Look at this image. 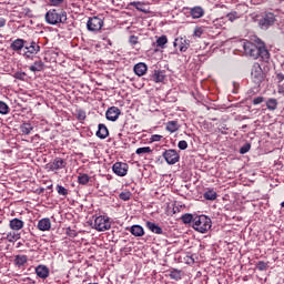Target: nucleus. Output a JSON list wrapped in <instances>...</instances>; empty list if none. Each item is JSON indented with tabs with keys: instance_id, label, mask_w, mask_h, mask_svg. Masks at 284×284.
<instances>
[{
	"instance_id": "1",
	"label": "nucleus",
	"mask_w": 284,
	"mask_h": 284,
	"mask_svg": "<svg viewBox=\"0 0 284 284\" xmlns=\"http://www.w3.org/2000/svg\"><path fill=\"white\" fill-rule=\"evenodd\" d=\"M243 49L247 57L252 59H262L265 63L270 61V51L265 48V43L261 42L258 45L250 41L243 42Z\"/></svg>"
},
{
	"instance_id": "2",
	"label": "nucleus",
	"mask_w": 284,
	"mask_h": 284,
	"mask_svg": "<svg viewBox=\"0 0 284 284\" xmlns=\"http://www.w3.org/2000/svg\"><path fill=\"white\" fill-rule=\"evenodd\" d=\"M45 21L49 26H59L68 22V12L63 9H50L45 13Z\"/></svg>"
},
{
	"instance_id": "3",
	"label": "nucleus",
	"mask_w": 284,
	"mask_h": 284,
	"mask_svg": "<svg viewBox=\"0 0 284 284\" xmlns=\"http://www.w3.org/2000/svg\"><path fill=\"white\" fill-rule=\"evenodd\" d=\"M192 226L193 230L200 232V234H206L209 230H212V219L206 215H196Z\"/></svg>"
},
{
	"instance_id": "4",
	"label": "nucleus",
	"mask_w": 284,
	"mask_h": 284,
	"mask_svg": "<svg viewBox=\"0 0 284 284\" xmlns=\"http://www.w3.org/2000/svg\"><path fill=\"white\" fill-rule=\"evenodd\" d=\"M112 227V222H110V217L106 215H99L94 217L93 230L97 232H108Z\"/></svg>"
},
{
	"instance_id": "5",
	"label": "nucleus",
	"mask_w": 284,
	"mask_h": 284,
	"mask_svg": "<svg viewBox=\"0 0 284 284\" xmlns=\"http://www.w3.org/2000/svg\"><path fill=\"white\" fill-rule=\"evenodd\" d=\"M39 52H41V45H39V42L34 40H26L24 51L22 53L26 59H32V57L39 54Z\"/></svg>"
},
{
	"instance_id": "6",
	"label": "nucleus",
	"mask_w": 284,
	"mask_h": 284,
	"mask_svg": "<svg viewBox=\"0 0 284 284\" xmlns=\"http://www.w3.org/2000/svg\"><path fill=\"white\" fill-rule=\"evenodd\" d=\"M276 23V14L274 12H264L258 20V28L261 30H270Z\"/></svg>"
},
{
	"instance_id": "7",
	"label": "nucleus",
	"mask_w": 284,
	"mask_h": 284,
	"mask_svg": "<svg viewBox=\"0 0 284 284\" xmlns=\"http://www.w3.org/2000/svg\"><path fill=\"white\" fill-rule=\"evenodd\" d=\"M251 79L255 85H261L265 80V73H263V69L261 64L254 63L251 69Z\"/></svg>"
},
{
	"instance_id": "8",
	"label": "nucleus",
	"mask_w": 284,
	"mask_h": 284,
	"mask_svg": "<svg viewBox=\"0 0 284 284\" xmlns=\"http://www.w3.org/2000/svg\"><path fill=\"white\" fill-rule=\"evenodd\" d=\"M103 23V19L99 18V16H93L88 19L87 29L89 32H101Z\"/></svg>"
},
{
	"instance_id": "9",
	"label": "nucleus",
	"mask_w": 284,
	"mask_h": 284,
	"mask_svg": "<svg viewBox=\"0 0 284 284\" xmlns=\"http://www.w3.org/2000/svg\"><path fill=\"white\" fill-rule=\"evenodd\" d=\"M162 156L164 161H166L168 165H176V163L181 161V155H179V152H176L174 149L165 150L162 153Z\"/></svg>"
},
{
	"instance_id": "10",
	"label": "nucleus",
	"mask_w": 284,
	"mask_h": 284,
	"mask_svg": "<svg viewBox=\"0 0 284 284\" xmlns=\"http://www.w3.org/2000/svg\"><path fill=\"white\" fill-rule=\"evenodd\" d=\"M68 166V161L63 158H55L52 163L45 165L47 170L50 172H57V170H63Z\"/></svg>"
},
{
	"instance_id": "11",
	"label": "nucleus",
	"mask_w": 284,
	"mask_h": 284,
	"mask_svg": "<svg viewBox=\"0 0 284 284\" xmlns=\"http://www.w3.org/2000/svg\"><path fill=\"white\" fill-rule=\"evenodd\" d=\"M112 170L116 176H125L128 174V163L116 162L113 164Z\"/></svg>"
},
{
	"instance_id": "12",
	"label": "nucleus",
	"mask_w": 284,
	"mask_h": 284,
	"mask_svg": "<svg viewBox=\"0 0 284 284\" xmlns=\"http://www.w3.org/2000/svg\"><path fill=\"white\" fill-rule=\"evenodd\" d=\"M173 45L174 48H179L180 52H187L190 50V40L186 38H176Z\"/></svg>"
},
{
	"instance_id": "13",
	"label": "nucleus",
	"mask_w": 284,
	"mask_h": 284,
	"mask_svg": "<svg viewBox=\"0 0 284 284\" xmlns=\"http://www.w3.org/2000/svg\"><path fill=\"white\" fill-rule=\"evenodd\" d=\"M105 116L108 121H118L119 116H121V109L119 106H111L106 110Z\"/></svg>"
},
{
	"instance_id": "14",
	"label": "nucleus",
	"mask_w": 284,
	"mask_h": 284,
	"mask_svg": "<svg viewBox=\"0 0 284 284\" xmlns=\"http://www.w3.org/2000/svg\"><path fill=\"white\" fill-rule=\"evenodd\" d=\"M26 41L27 40H23L21 38H18L16 40H13L10 44V49L13 51V52H18L19 54H21V50H24L26 49Z\"/></svg>"
},
{
	"instance_id": "15",
	"label": "nucleus",
	"mask_w": 284,
	"mask_h": 284,
	"mask_svg": "<svg viewBox=\"0 0 284 284\" xmlns=\"http://www.w3.org/2000/svg\"><path fill=\"white\" fill-rule=\"evenodd\" d=\"M36 274H37L38 278H42V281H45V278H48V276H50V268L47 265L39 264L36 267Z\"/></svg>"
},
{
	"instance_id": "16",
	"label": "nucleus",
	"mask_w": 284,
	"mask_h": 284,
	"mask_svg": "<svg viewBox=\"0 0 284 284\" xmlns=\"http://www.w3.org/2000/svg\"><path fill=\"white\" fill-rule=\"evenodd\" d=\"M37 227L40 230V232H50V230H52V222L49 217H43L38 221Z\"/></svg>"
},
{
	"instance_id": "17",
	"label": "nucleus",
	"mask_w": 284,
	"mask_h": 284,
	"mask_svg": "<svg viewBox=\"0 0 284 284\" xmlns=\"http://www.w3.org/2000/svg\"><path fill=\"white\" fill-rule=\"evenodd\" d=\"M187 10L192 19H201L202 17H205V10L200 6L189 8Z\"/></svg>"
},
{
	"instance_id": "18",
	"label": "nucleus",
	"mask_w": 284,
	"mask_h": 284,
	"mask_svg": "<svg viewBox=\"0 0 284 284\" xmlns=\"http://www.w3.org/2000/svg\"><path fill=\"white\" fill-rule=\"evenodd\" d=\"M13 265H16L18 270H23V267L28 265V255H16L13 260Z\"/></svg>"
},
{
	"instance_id": "19",
	"label": "nucleus",
	"mask_w": 284,
	"mask_h": 284,
	"mask_svg": "<svg viewBox=\"0 0 284 284\" xmlns=\"http://www.w3.org/2000/svg\"><path fill=\"white\" fill-rule=\"evenodd\" d=\"M133 72L136 77H144L148 72V64L145 62H139L133 67Z\"/></svg>"
},
{
	"instance_id": "20",
	"label": "nucleus",
	"mask_w": 284,
	"mask_h": 284,
	"mask_svg": "<svg viewBox=\"0 0 284 284\" xmlns=\"http://www.w3.org/2000/svg\"><path fill=\"white\" fill-rule=\"evenodd\" d=\"M152 81L154 83H163L165 81V71L163 70H154V72L151 75Z\"/></svg>"
},
{
	"instance_id": "21",
	"label": "nucleus",
	"mask_w": 284,
	"mask_h": 284,
	"mask_svg": "<svg viewBox=\"0 0 284 284\" xmlns=\"http://www.w3.org/2000/svg\"><path fill=\"white\" fill-rule=\"evenodd\" d=\"M109 134L110 131H108V126H105V124L98 125V131L95 133V136H98V139H108Z\"/></svg>"
},
{
	"instance_id": "22",
	"label": "nucleus",
	"mask_w": 284,
	"mask_h": 284,
	"mask_svg": "<svg viewBox=\"0 0 284 284\" xmlns=\"http://www.w3.org/2000/svg\"><path fill=\"white\" fill-rule=\"evenodd\" d=\"M130 233L133 235V236H136V237H141V236H144L145 235V231L143 230V226L139 225V224H134L130 227Z\"/></svg>"
},
{
	"instance_id": "23",
	"label": "nucleus",
	"mask_w": 284,
	"mask_h": 284,
	"mask_svg": "<svg viewBox=\"0 0 284 284\" xmlns=\"http://www.w3.org/2000/svg\"><path fill=\"white\" fill-rule=\"evenodd\" d=\"M145 225L153 234H163V229L159 224L148 221Z\"/></svg>"
},
{
	"instance_id": "24",
	"label": "nucleus",
	"mask_w": 284,
	"mask_h": 284,
	"mask_svg": "<svg viewBox=\"0 0 284 284\" xmlns=\"http://www.w3.org/2000/svg\"><path fill=\"white\" fill-rule=\"evenodd\" d=\"M23 221L19 220L17 217L12 219L9 223V226L14 231V232H19V230H23Z\"/></svg>"
},
{
	"instance_id": "25",
	"label": "nucleus",
	"mask_w": 284,
	"mask_h": 284,
	"mask_svg": "<svg viewBox=\"0 0 284 284\" xmlns=\"http://www.w3.org/2000/svg\"><path fill=\"white\" fill-rule=\"evenodd\" d=\"M181 125L179 124V121L172 120L166 123V131L171 132V134H174V132H179V129Z\"/></svg>"
},
{
	"instance_id": "26",
	"label": "nucleus",
	"mask_w": 284,
	"mask_h": 284,
	"mask_svg": "<svg viewBox=\"0 0 284 284\" xmlns=\"http://www.w3.org/2000/svg\"><path fill=\"white\" fill-rule=\"evenodd\" d=\"M44 68H45V63L39 60V61H36L31 67H29V70L31 72H43Z\"/></svg>"
},
{
	"instance_id": "27",
	"label": "nucleus",
	"mask_w": 284,
	"mask_h": 284,
	"mask_svg": "<svg viewBox=\"0 0 284 284\" xmlns=\"http://www.w3.org/2000/svg\"><path fill=\"white\" fill-rule=\"evenodd\" d=\"M266 108L267 110H270L271 112H274V110H276V108H278V100L274 99V98H270L266 101Z\"/></svg>"
},
{
	"instance_id": "28",
	"label": "nucleus",
	"mask_w": 284,
	"mask_h": 284,
	"mask_svg": "<svg viewBox=\"0 0 284 284\" xmlns=\"http://www.w3.org/2000/svg\"><path fill=\"white\" fill-rule=\"evenodd\" d=\"M32 130H34V126H32L30 124V122H23L21 125H20V131L22 132V134H30V132H32Z\"/></svg>"
},
{
	"instance_id": "29",
	"label": "nucleus",
	"mask_w": 284,
	"mask_h": 284,
	"mask_svg": "<svg viewBox=\"0 0 284 284\" xmlns=\"http://www.w3.org/2000/svg\"><path fill=\"white\" fill-rule=\"evenodd\" d=\"M78 183L79 185H88V183H90V175L87 173H80L78 175Z\"/></svg>"
},
{
	"instance_id": "30",
	"label": "nucleus",
	"mask_w": 284,
	"mask_h": 284,
	"mask_svg": "<svg viewBox=\"0 0 284 284\" xmlns=\"http://www.w3.org/2000/svg\"><path fill=\"white\" fill-rule=\"evenodd\" d=\"M205 201H216V197L219 196V194H216V191L214 190H207L204 194H203Z\"/></svg>"
},
{
	"instance_id": "31",
	"label": "nucleus",
	"mask_w": 284,
	"mask_h": 284,
	"mask_svg": "<svg viewBox=\"0 0 284 284\" xmlns=\"http://www.w3.org/2000/svg\"><path fill=\"white\" fill-rule=\"evenodd\" d=\"M181 221L184 223V225L194 223V215H192V213H185L181 216Z\"/></svg>"
},
{
	"instance_id": "32",
	"label": "nucleus",
	"mask_w": 284,
	"mask_h": 284,
	"mask_svg": "<svg viewBox=\"0 0 284 284\" xmlns=\"http://www.w3.org/2000/svg\"><path fill=\"white\" fill-rule=\"evenodd\" d=\"M21 239V234L17 232H10L7 234V240L9 243H14L16 241H19Z\"/></svg>"
},
{
	"instance_id": "33",
	"label": "nucleus",
	"mask_w": 284,
	"mask_h": 284,
	"mask_svg": "<svg viewBox=\"0 0 284 284\" xmlns=\"http://www.w3.org/2000/svg\"><path fill=\"white\" fill-rule=\"evenodd\" d=\"M170 278H172V281H181L182 275H181V271L173 268L170 274H169Z\"/></svg>"
},
{
	"instance_id": "34",
	"label": "nucleus",
	"mask_w": 284,
	"mask_h": 284,
	"mask_svg": "<svg viewBox=\"0 0 284 284\" xmlns=\"http://www.w3.org/2000/svg\"><path fill=\"white\" fill-rule=\"evenodd\" d=\"M135 10H139L140 12H145V4L141 1H133L130 3Z\"/></svg>"
},
{
	"instance_id": "35",
	"label": "nucleus",
	"mask_w": 284,
	"mask_h": 284,
	"mask_svg": "<svg viewBox=\"0 0 284 284\" xmlns=\"http://www.w3.org/2000/svg\"><path fill=\"white\" fill-rule=\"evenodd\" d=\"M87 116L88 115L83 109H78L75 111V119H78V121H80V122L85 121Z\"/></svg>"
},
{
	"instance_id": "36",
	"label": "nucleus",
	"mask_w": 284,
	"mask_h": 284,
	"mask_svg": "<svg viewBox=\"0 0 284 284\" xmlns=\"http://www.w3.org/2000/svg\"><path fill=\"white\" fill-rule=\"evenodd\" d=\"M168 44V36H161L156 39V45L158 48H165Z\"/></svg>"
},
{
	"instance_id": "37",
	"label": "nucleus",
	"mask_w": 284,
	"mask_h": 284,
	"mask_svg": "<svg viewBox=\"0 0 284 284\" xmlns=\"http://www.w3.org/2000/svg\"><path fill=\"white\" fill-rule=\"evenodd\" d=\"M205 32V27H195L193 31V37H196L197 39H201Z\"/></svg>"
},
{
	"instance_id": "38",
	"label": "nucleus",
	"mask_w": 284,
	"mask_h": 284,
	"mask_svg": "<svg viewBox=\"0 0 284 284\" xmlns=\"http://www.w3.org/2000/svg\"><path fill=\"white\" fill-rule=\"evenodd\" d=\"M152 152V149L150 146H142L136 149L135 154L141 156V154H150Z\"/></svg>"
},
{
	"instance_id": "39",
	"label": "nucleus",
	"mask_w": 284,
	"mask_h": 284,
	"mask_svg": "<svg viewBox=\"0 0 284 284\" xmlns=\"http://www.w3.org/2000/svg\"><path fill=\"white\" fill-rule=\"evenodd\" d=\"M14 79H18V81H26L28 79V74L23 71H18L13 74Z\"/></svg>"
},
{
	"instance_id": "40",
	"label": "nucleus",
	"mask_w": 284,
	"mask_h": 284,
	"mask_svg": "<svg viewBox=\"0 0 284 284\" xmlns=\"http://www.w3.org/2000/svg\"><path fill=\"white\" fill-rule=\"evenodd\" d=\"M55 190L60 196H68V189H65L63 185L58 184Z\"/></svg>"
},
{
	"instance_id": "41",
	"label": "nucleus",
	"mask_w": 284,
	"mask_h": 284,
	"mask_svg": "<svg viewBox=\"0 0 284 284\" xmlns=\"http://www.w3.org/2000/svg\"><path fill=\"white\" fill-rule=\"evenodd\" d=\"M252 150V144L250 142H246L244 145L240 148V154H247Z\"/></svg>"
},
{
	"instance_id": "42",
	"label": "nucleus",
	"mask_w": 284,
	"mask_h": 284,
	"mask_svg": "<svg viewBox=\"0 0 284 284\" xmlns=\"http://www.w3.org/2000/svg\"><path fill=\"white\" fill-rule=\"evenodd\" d=\"M10 112V106L3 101H0V114H8Z\"/></svg>"
},
{
	"instance_id": "43",
	"label": "nucleus",
	"mask_w": 284,
	"mask_h": 284,
	"mask_svg": "<svg viewBox=\"0 0 284 284\" xmlns=\"http://www.w3.org/2000/svg\"><path fill=\"white\" fill-rule=\"evenodd\" d=\"M121 201H130L132 199V192L125 191L120 193Z\"/></svg>"
},
{
	"instance_id": "44",
	"label": "nucleus",
	"mask_w": 284,
	"mask_h": 284,
	"mask_svg": "<svg viewBox=\"0 0 284 284\" xmlns=\"http://www.w3.org/2000/svg\"><path fill=\"white\" fill-rule=\"evenodd\" d=\"M267 267H268V265L264 261H260L256 263V270H258L260 272H265V270H267Z\"/></svg>"
},
{
	"instance_id": "45",
	"label": "nucleus",
	"mask_w": 284,
	"mask_h": 284,
	"mask_svg": "<svg viewBox=\"0 0 284 284\" xmlns=\"http://www.w3.org/2000/svg\"><path fill=\"white\" fill-rule=\"evenodd\" d=\"M226 19H229L231 22L236 21V19H239V12H230L229 14H226Z\"/></svg>"
},
{
	"instance_id": "46",
	"label": "nucleus",
	"mask_w": 284,
	"mask_h": 284,
	"mask_svg": "<svg viewBox=\"0 0 284 284\" xmlns=\"http://www.w3.org/2000/svg\"><path fill=\"white\" fill-rule=\"evenodd\" d=\"M161 139H163V135L153 134V135H151V138H150V142H151V143H156V142L161 141Z\"/></svg>"
},
{
	"instance_id": "47",
	"label": "nucleus",
	"mask_w": 284,
	"mask_h": 284,
	"mask_svg": "<svg viewBox=\"0 0 284 284\" xmlns=\"http://www.w3.org/2000/svg\"><path fill=\"white\" fill-rule=\"evenodd\" d=\"M129 42H130L131 45H136V43H139V37L130 36Z\"/></svg>"
},
{
	"instance_id": "48",
	"label": "nucleus",
	"mask_w": 284,
	"mask_h": 284,
	"mask_svg": "<svg viewBox=\"0 0 284 284\" xmlns=\"http://www.w3.org/2000/svg\"><path fill=\"white\" fill-rule=\"evenodd\" d=\"M263 101H265V98L257 97V98L253 99V105H261V103H263Z\"/></svg>"
},
{
	"instance_id": "49",
	"label": "nucleus",
	"mask_w": 284,
	"mask_h": 284,
	"mask_svg": "<svg viewBox=\"0 0 284 284\" xmlns=\"http://www.w3.org/2000/svg\"><path fill=\"white\" fill-rule=\"evenodd\" d=\"M178 148H179V150H185V149L187 148V141L181 140V141L178 143Z\"/></svg>"
},
{
	"instance_id": "50",
	"label": "nucleus",
	"mask_w": 284,
	"mask_h": 284,
	"mask_svg": "<svg viewBox=\"0 0 284 284\" xmlns=\"http://www.w3.org/2000/svg\"><path fill=\"white\" fill-rule=\"evenodd\" d=\"M51 6L58 7L61 6V3H63L64 0H49Z\"/></svg>"
},
{
	"instance_id": "51",
	"label": "nucleus",
	"mask_w": 284,
	"mask_h": 284,
	"mask_svg": "<svg viewBox=\"0 0 284 284\" xmlns=\"http://www.w3.org/2000/svg\"><path fill=\"white\" fill-rule=\"evenodd\" d=\"M69 231H68V236H71V239H75V236H77V231H74V230H71V229H68Z\"/></svg>"
},
{
	"instance_id": "52",
	"label": "nucleus",
	"mask_w": 284,
	"mask_h": 284,
	"mask_svg": "<svg viewBox=\"0 0 284 284\" xmlns=\"http://www.w3.org/2000/svg\"><path fill=\"white\" fill-rule=\"evenodd\" d=\"M7 20L3 17H0V28H6Z\"/></svg>"
},
{
	"instance_id": "53",
	"label": "nucleus",
	"mask_w": 284,
	"mask_h": 284,
	"mask_svg": "<svg viewBox=\"0 0 284 284\" xmlns=\"http://www.w3.org/2000/svg\"><path fill=\"white\" fill-rule=\"evenodd\" d=\"M276 79H277L278 83H282V81H284V74L283 73H277Z\"/></svg>"
},
{
	"instance_id": "54",
	"label": "nucleus",
	"mask_w": 284,
	"mask_h": 284,
	"mask_svg": "<svg viewBox=\"0 0 284 284\" xmlns=\"http://www.w3.org/2000/svg\"><path fill=\"white\" fill-rule=\"evenodd\" d=\"M27 284H37V281L32 280L31 277H26L24 280Z\"/></svg>"
},
{
	"instance_id": "55",
	"label": "nucleus",
	"mask_w": 284,
	"mask_h": 284,
	"mask_svg": "<svg viewBox=\"0 0 284 284\" xmlns=\"http://www.w3.org/2000/svg\"><path fill=\"white\" fill-rule=\"evenodd\" d=\"M277 92L284 97V85H278Z\"/></svg>"
},
{
	"instance_id": "56",
	"label": "nucleus",
	"mask_w": 284,
	"mask_h": 284,
	"mask_svg": "<svg viewBox=\"0 0 284 284\" xmlns=\"http://www.w3.org/2000/svg\"><path fill=\"white\" fill-rule=\"evenodd\" d=\"M222 23H223V19H219L215 21V26H223Z\"/></svg>"
},
{
	"instance_id": "57",
	"label": "nucleus",
	"mask_w": 284,
	"mask_h": 284,
	"mask_svg": "<svg viewBox=\"0 0 284 284\" xmlns=\"http://www.w3.org/2000/svg\"><path fill=\"white\" fill-rule=\"evenodd\" d=\"M247 128V124L242 125V130H245Z\"/></svg>"
},
{
	"instance_id": "58",
	"label": "nucleus",
	"mask_w": 284,
	"mask_h": 284,
	"mask_svg": "<svg viewBox=\"0 0 284 284\" xmlns=\"http://www.w3.org/2000/svg\"><path fill=\"white\" fill-rule=\"evenodd\" d=\"M191 258V261L189 262V263H194V257H190Z\"/></svg>"
},
{
	"instance_id": "59",
	"label": "nucleus",
	"mask_w": 284,
	"mask_h": 284,
	"mask_svg": "<svg viewBox=\"0 0 284 284\" xmlns=\"http://www.w3.org/2000/svg\"><path fill=\"white\" fill-rule=\"evenodd\" d=\"M281 207H284V201L281 203Z\"/></svg>"
},
{
	"instance_id": "60",
	"label": "nucleus",
	"mask_w": 284,
	"mask_h": 284,
	"mask_svg": "<svg viewBox=\"0 0 284 284\" xmlns=\"http://www.w3.org/2000/svg\"><path fill=\"white\" fill-rule=\"evenodd\" d=\"M52 187V185H49L48 189L50 190Z\"/></svg>"
},
{
	"instance_id": "61",
	"label": "nucleus",
	"mask_w": 284,
	"mask_h": 284,
	"mask_svg": "<svg viewBox=\"0 0 284 284\" xmlns=\"http://www.w3.org/2000/svg\"><path fill=\"white\" fill-rule=\"evenodd\" d=\"M40 192H43V189H41Z\"/></svg>"
}]
</instances>
